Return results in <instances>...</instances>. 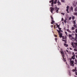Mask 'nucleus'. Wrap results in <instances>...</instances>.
Instances as JSON below:
<instances>
[{"mask_svg":"<svg viewBox=\"0 0 77 77\" xmlns=\"http://www.w3.org/2000/svg\"><path fill=\"white\" fill-rule=\"evenodd\" d=\"M50 9H51V11L52 14H53V11H54V9H55V10L56 11V12H57V13H58V11H59V9L57 8V7H55V8H52L51 7L50 8Z\"/></svg>","mask_w":77,"mask_h":77,"instance_id":"nucleus-1","label":"nucleus"},{"mask_svg":"<svg viewBox=\"0 0 77 77\" xmlns=\"http://www.w3.org/2000/svg\"><path fill=\"white\" fill-rule=\"evenodd\" d=\"M62 38H63V39H65V40H62L63 41H64L65 43H66V35H65L64 36H63Z\"/></svg>","mask_w":77,"mask_h":77,"instance_id":"nucleus-2","label":"nucleus"},{"mask_svg":"<svg viewBox=\"0 0 77 77\" xmlns=\"http://www.w3.org/2000/svg\"><path fill=\"white\" fill-rule=\"evenodd\" d=\"M60 53L62 54V56L63 58V60L65 59V55H64V52H63L62 51H60Z\"/></svg>","mask_w":77,"mask_h":77,"instance_id":"nucleus-3","label":"nucleus"},{"mask_svg":"<svg viewBox=\"0 0 77 77\" xmlns=\"http://www.w3.org/2000/svg\"><path fill=\"white\" fill-rule=\"evenodd\" d=\"M73 26L75 27V28H76V29L75 30V32L77 33V25H76L75 24H73Z\"/></svg>","mask_w":77,"mask_h":77,"instance_id":"nucleus-4","label":"nucleus"},{"mask_svg":"<svg viewBox=\"0 0 77 77\" xmlns=\"http://www.w3.org/2000/svg\"><path fill=\"white\" fill-rule=\"evenodd\" d=\"M70 63H71V66H74V61H70Z\"/></svg>","mask_w":77,"mask_h":77,"instance_id":"nucleus-5","label":"nucleus"},{"mask_svg":"<svg viewBox=\"0 0 77 77\" xmlns=\"http://www.w3.org/2000/svg\"><path fill=\"white\" fill-rule=\"evenodd\" d=\"M69 6L68 5L67 6V8H66L67 9H66V11H69Z\"/></svg>","mask_w":77,"mask_h":77,"instance_id":"nucleus-6","label":"nucleus"},{"mask_svg":"<svg viewBox=\"0 0 77 77\" xmlns=\"http://www.w3.org/2000/svg\"><path fill=\"white\" fill-rule=\"evenodd\" d=\"M59 34L60 38H62V37H63V36H62V33H60Z\"/></svg>","mask_w":77,"mask_h":77,"instance_id":"nucleus-7","label":"nucleus"},{"mask_svg":"<svg viewBox=\"0 0 77 77\" xmlns=\"http://www.w3.org/2000/svg\"><path fill=\"white\" fill-rule=\"evenodd\" d=\"M58 5H61V3L60 2H59V1L58 0Z\"/></svg>","mask_w":77,"mask_h":77,"instance_id":"nucleus-8","label":"nucleus"},{"mask_svg":"<svg viewBox=\"0 0 77 77\" xmlns=\"http://www.w3.org/2000/svg\"><path fill=\"white\" fill-rule=\"evenodd\" d=\"M64 46H66V47H68V45H67L66 44H64Z\"/></svg>","mask_w":77,"mask_h":77,"instance_id":"nucleus-9","label":"nucleus"},{"mask_svg":"<svg viewBox=\"0 0 77 77\" xmlns=\"http://www.w3.org/2000/svg\"><path fill=\"white\" fill-rule=\"evenodd\" d=\"M72 54L73 55V56H72V57H75V54H74V52H73L72 53Z\"/></svg>","mask_w":77,"mask_h":77,"instance_id":"nucleus-10","label":"nucleus"},{"mask_svg":"<svg viewBox=\"0 0 77 77\" xmlns=\"http://www.w3.org/2000/svg\"><path fill=\"white\" fill-rule=\"evenodd\" d=\"M74 11H75V12H77V7H76L75 8Z\"/></svg>","mask_w":77,"mask_h":77,"instance_id":"nucleus-11","label":"nucleus"},{"mask_svg":"<svg viewBox=\"0 0 77 77\" xmlns=\"http://www.w3.org/2000/svg\"><path fill=\"white\" fill-rule=\"evenodd\" d=\"M75 39H77V34H75Z\"/></svg>","mask_w":77,"mask_h":77,"instance_id":"nucleus-12","label":"nucleus"},{"mask_svg":"<svg viewBox=\"0 0 77 77\" xmlns=\"http://www.w3.org/2000/svg\"><path fill=\"white\" fill-rule=\"evenodd\" d=\"M71 45H72V47H74V43L73 42H72V44H71Z\"/></svg>","mask_w":77,"mask_h":77,"instance_id":"nucleus-13","label":"nucleus"},{"mask_svg":"<svg viewBox=\"0 0 77 77\" xmlns=\"http://www.w3.org/2000/svg\"><path fill=\"white\" fill-rule=\"evenodd\" d=\"M69 38H71L72 37V35L70 34L69 35Z\"/></svg>","mask_w":77,"mask_h":77,"instance_id":"nucleus-14","label":"nucleus"},{"mask_svg":"<svg viewBox=\"0 0 77 77\" xmlns=\"http://www.w3.org/2000/svg\"><path fill=\"white\" fill-rule=\"evenodd\" d=\"M72 20H74V19L75 18V17L74 16H73L72 18Z\"/></svg>","mask_w":77,"mask_h":77,"instance_id":"nucleus-15","label":"nucleus"},{"mask_svg":"<svg viewBox=\"0 0 77 77\" xmlns=\"http://www.w3.org/2000/svg\"><path fill=\"white\" fill-rule=\"evenodd\" d=\"M57 32H58V33H59V34H60V30H57Z\"/></svg>","mask_w":77,"mask_h":77,"instance_id":"nucleus-16","label":"nucleus"},{"mask_svg":"<svg viewBox=\"0 0 77 77\" xmlns=\"http://www.w3.org/2000/svg\"><path fill=\"white\" fill-rule=\"evenodd\" d=\"M56 2H57V0H55L54 1V4H56Z\"/></svg>","mask_w":77,"mask_h":77,"instance_id":"nucleus-17","label":"nucleus"},{"mask_svg":"<svg viewBox=\"0 0 77 77\" xmlns=\"http://www.w3.org/2000/svg\"><path fill=\"white\" fill-rule=\"evenodd\" d=\"M73 24H75L76 23H75V21L73 20Z\"/></svg>","mask_w":77,"mask_h":77,"instance_id":"nucleus-18","label":"nucleus"},{"mask_svg":"<svg viewBox=\"0 0 77 77\" xmlns=\"http://www.w3.org/2000/svg\"><path fill=\"white\" fill-rule=\"evenodd\" d=\"M51 19H52V20H54V19H53V17H52V16H51Z\"/></svg>","mask_w":77,"mask_h":77,"instance_id":"nucleus-19","label":"nucleus"},{"mask_svg":"<svg viewBox=\"0 0 77 77\" xmlns=\"http://www.w3.org/2000/svg\"><path fill=\"white\" fill-rule=\"evenodd\" d=\"M56 25H57V27H58V28H59V27H60V26H59V25H58V24H57V23L56 24Z\"/></svg>","mask_w":77,"mask_h":77,"instance_id":"nucleus-20","label":"nucleus"},{"mask_svg":"<svg viewBox=\"0 0 77 77\" xmlns=\"http://www.w3.org/2000/svg\"><path fill=\"white\" fill-rule=\"evenodd\" d=\"M74 29H75V28H74V27H72V30H74Z\"/></svg>","mask_w":77,"mask_h":77,"instance_id":"nucleus-21","label":"nucleus"},{"mask_svg":"<svg viewBox=\"0 0 77 77\" xmlns=\"http://www.w3.org/2000/svg\"><path fill=\"white\" fill-rule=\"evenodd\" d=\"M67 31L68 32H70L71 31H70V30H69V29H66Z\"/></svg>","mask_w":77,"mask_h":77,"instance_id":"nucleus-22","label":"nucleus"},{"mask_svg":"<svg viewBox=\"0 0 77 77\" xmlns=\"http://www.w3.org/2000/svg\"><path fill=\"white\" fill-rule=\"evenodd\" d=\"M64 22L65 23H66V18L65 20H64Z\"/></svg>","mask_w":77,"mask_h":77,"instance_id":"nucleus-23","label":"nucleus"},{"mask_svg":"<svg viewBox=\"0 0 77 77\" xmlns=\"http://www.w3.org/2000/svg\"><path fill=\"white\" fill-rule=\"evenodd\" d=\"M71 9L72 11H73V8L72 7H71Z\"/></svg>","mask_w":77,"mask_h":77,"instance_id":"nucleus-24","label":"nucleus"},{"mask_svg":"<svg viewBox=\"0 0 77 77\" xmlns=\"http://www.w3.org/2000/svg\"><path fill=\"white\" fill-rule=\"evenodd\" d=\"M72 59H75V57H72Z\"/></svg>","mask_w":77,"mask_h":77,"instance_id":"nucleus-25","label":"nucleus"},{"mask_svg":"<svg viewBox=\"0 0 77 77\" xmlns=\"http://www.w3.org/2000/svg\"><path fill=\"white\" fill-rule=\"evenodd\" d=\"M51 21H52V22H53V23H54L55 21H54V20H51Z\"/></svg>","mask_w":77,"mask_h":77,"instance_id":"nucleus-26","label":"nucleus"},{"mask_svg":"<svg viewBox=\"0 0 77 77\" xmlns=\"http://www.w3.org/2000/svg\"><path fill=\"white\" fill-rule=\"evenodd\" d=\"M69 20H71V17H70L69 18Z\"/></svg>","mask_w":77,"mask_h":77,"instance_id":"nucleus-27","label":"nucleus"},{"mask_svg":"<svg viewBox=\"0 0 77 77\" xmlns=\"http://www.w3.org/2000/svg\"><path fill=\"white\" fill-rule=\"evenodd\" d=\"M61 14H62V15H65V13H61Z\"/></svg>","mask_w":77,"mask_h":77,"instance_id":"nucleus-28","label":"nucleus"},{"mask_svg":"<svg viewBox=\"0 0 77 77\" xmlns=\"http://www.w3.org/2000/svg\"><path fill=\"white\" fill-rule=\"evenodd\" d=\"M65 34H66V35L67 36H68V35H67V32H65Z\"/></svg>","mask_w":77,"mask_h":77,"instance_id":"nucleus-29","label":"nucleus"},{"mask_svg":"<svg viewBox=\"0 0 77 77\" xmlns=\"http://www.w3.org/2000/svg\"><path fill=\"white\" fill-rule=\"evenodd\" d=\"M55 40L56 41H57V38H55Z\"/></svg>","mask_w":77,"mask_h":77,"instance_id":"nucleus-30","label":"nucleus"},{"mask_svg":"<svg viewBox=\"0 0 77 77\" xmlns=\"http://www.w3.org/2000/svg\"><path fill=\"white\" fill-rule=\"evenodd\" d=\"M61 21H63V18H62Z\"/></svg>","mask_w":77,"mask_h":77,"instance_id":"nucleus-31","label":"nucleus"},{"mask_svg":"<svg viewBox=\"0 0 77 77\" xmlns=\"http://www.w3.org/2000/svg\"><path fill=\"white\" fill-rule=\"evenodd\" d=\"M53 23H54L52 21L51 22V24H53Z\"/></svg>","mask_w":77,"mask_h":77,"instance_id":"nucleus-32","label":"nucleus"},{"mask_svg":"<svg viewBox=\"0 0 77 77\" xmlns=\"http://www.w3.org/2000/svg\"><path fill=\"white\" fill-rule=\"evenodd\" d=\"M75 74L76 75H77V72H75Z\"/></svg>","mask_w":77,"mask_h":77,"instance_id":"nucleus-33","label":"nucleus"},{"mask_svg":"<svg viewBox=\"0 0 77 77\" xmlns=\"http://www.w3.org/2000/svg\"><path fill=\"white\" fill-rule=\"evenodd\" d=\"M51 27L52 28V27H53V25H52L51 26Z\"/></svg>","mask_w":77,"mask_h":77,"instance_id":"nucleus-34","label":"nucleus"},{"mask_svg":"<svg viewBox=\"0 0 77 77\" xmlns=\"http://www.w3.org/2000/svg\"><path fill=\"white\" fill-rule=\"evenodd\" d=\"M58 29L60 30H61V28H58Z\"/></svg>","mask_w":77,"mask_h":77,"instance_id":"nucleus-35","label":"nucleus"},{"mask_svg":"<svg viewBox=\"0 0 77 77\" xmlns=\"http://www.w3.org/2000/svg\"><path fill=\"white\" fill-rule=\"evenodd\" d=\"M74 51H76V49H75V48L74 49Z\"/></svg>","mask_w":77,"mask_h":77,"instance_id":"nucleus-36","label":"nucleus"},{"mask_svg":"<svg viewBox=\"0 0 77 77\" xmlns=\"http://www.w3.org/2000/svg\"><path fill=\"white\" fill-rule=\"evenodd\" d=\"M54 36H55V37H57V35H54Z\"/></svg>","mask_w":77,"mask_h":77,"instance_id":"nucleus-37","label":"nucleus"},{"mask_svg":"<svg viewBox=\"0 0 77 77\" xmlns=\"http://www.w3.org/2000/svg\"><path fill=\"white\" fill-rule=\"evenodd\" d=\"M54 29H56V26H54Z\"/></svg>","mask_w":77,"mask_h":77,"instance_id":"nucleus-38","label":"nucleus"},{"mask_svg":"<svg viewBox=\"0 0 77 77\" xmlns=\"http://www.w3.org/2000/svg\"><path fill=\"white\" fill-rule=\"evenodd\" d=\"M67 13H69V12L68 11H67Z\"/></svg>","mask_w":77,"mask_h":77,"instance_id":"nucleus-39","label":"nucleus"},{"mask_svg":"<svg viewBox=\"0 0 77 77\" xmlns=\"http://www.w3.org/2000/svg\"><path fill=\"white\" fill-rule=\"evenodd\" d=\"M69 49H70V50H72V48H69Z\"/></svg>","mask_w":77,"mask_h":77,"instance_id":"nucleus-40","label":"nucleus"},{"mask_svg":"<svg viewBox=\"0 0 77 77\" xmlns=\"http://www.w3.org/2000/svg\"><path fill=\"white\" fill-rule=\"evenodd\" d=\"M66 52H68V51L67 50H66Z\"/></svg>","mask_w":77,"mask_h":77,"instance_id":"nucleus-41","label":"nucleus"},{"mask_svg":"<svg viewBox=\"0 0 77 77\" xmlns=\"http://www.w3.org/2000/svg\"><path fill=\"white\" fill-rule=\"evenodd\" d=\"M60 30L61 32H63V31H62L61 30Z\"/></svg>","mask_w":77,"mask_h":77,"instance_id":"nucleus-42","label":"nucleus"},{"mask_svg":"<svg viewBox=\"0 0 77 77\" xmlns=\"http://www.w3.org/2000/svg\"><path fill=\"white\" fill-rule=\"evenodd\" d=\"M69 75H71V73H69Z\"/></svg>","mask_w":77,"mask_h":77,"instance_id":"nucleus-43","label":"nucleus"},{"mask_svg":"<svg viewBox=\"0 0 77 77\" xmlns=\"http://www.w3.org/2000/svg\"><path fill=\"white\" fill-rule=\"evenodd\" d=\"M62 2H63V0H62Z\"/></svg>","mask_w":77,"mask_h":77,"instance_id":"nucleus-44","label":"nucleus"},{"mask_svg":"<svg viewBox=\"0 0 77 77\" xmlns=\"http://www.w3.org/2000/svg\"><path fill=\"white\" fill-rule=\"evenodd\" d=\"M76 45H77V43H76Z\"/></svg>","mask_w":77,"mask_h":77,"instance_id":"nucleus-45","label":"nucleus"},{"mask_svg":"<svg viewBox=\"0 0 77 77\" xmlns=\"http://www.w3.org/2000/svg\"><path fill=\"white\" fill-rule=\"evenodd\" d=\"M75 63V64H76V63Z\"/></svg>","mask_w":77,"mask_h":77,"instance_id":"nucleus-46","label":"nucleus"},{"mask_svg":"<svg viewBox=\"0 0 77 77\" xmlns=\"http://www.w3.org/2000/svg\"><path fill=\"white\" fill-rule=\"evenodd\" d=\"M76 5H77V2H76Z\"/></svg>","mask_w":77,"mask_h":77,"instance_id":"nucleus-47","label":"nucleus"},{"mask_svg":"<svg viewBox=\"0 0 77 77\" xmlns=\"http://www.w3.org/2000/svg\"><path fill=\"white\" fill-rule=\"evenodd\" d=\"M76 51H77V49H76Z\"/></svg>","mask_w":77,"mask_h":77,"instance_id":"nucleus-48","label":"nucleus"},{"mask_svg":"<svg viewBox=\"0 0 77 77\" xmlns=\"http://www.w3.org/2000/svg\"><path fill=\"white\" fill-rule=\"evenodd\" d=\"M73 70H74V71H75L74 69H73Z\"/></svg>","mask_w":77,"mask_h":77,"instance_id":"nucleus-49","label":"nucleus"},{"mask_svg":"<svg viewBox=\"0 0 77 77\" xmlns=\"http://www.w3.org/2000/svg\"><path fill=\"white\" fill-rule=\"evenodd\" d=\"M75 61H76V59H75Z\"/></svg>","mask_w":77,"mask_h":77,"instance_id":"nucleus-50","label":"nucleus"},{"mask_svg":"<svg viewBox=\"0 0 77 77\" xmlns=\"http://www.w3.org/2000/svg\"><path fill=\"white\" fill-rule=\"evenodd\" d=\"M76 42H77V40H76Z\"/></svg>","mask_w":77,"mask_h":77,"instance_id":"nucleus-51","label":"nucleus"}]
</instances>
